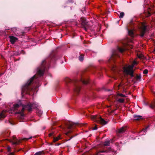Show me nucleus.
Masks as SVG:
<instances>
[{"mask_svg":"<svg viewBox=\"0 0 155 155\" xmlns=\"http://www.w3.org/2000/svg\"><path fill=\"white\" fill-rule=\"evenodd\" d=\"M11 149V148L10 147H8L7 148V150L8 152H10V151Z\"/></svg>","mask_w":155,"mask_h":155,"instance_id":"obj_34","label":"nucleus"},{"mask_svg":"<svg viewBox=\"0 0 155 155\" xmlns=\"http://www.w3.org/2000/svg\"><path fill=\"white\" fill-rule=\"evenodd\" d=\"M149 107L152 109H153L155 107V100L152 104L149 105Z\"/></svg>","mask_w":155,"mask_h":155,"instance_id":"obj_20","label":"nucleus"},{"mask_svg":"<svg viewBox=\"0 0 155 155\" xmlns=\"http://www.w3.org/2000/svg\"><path fill=\"white\" fill-rule=\"evenodd\" d=\"M45 127H43V129H45Z\"/></svg>","mask_w":155,"mask_h":155,"instance_id":"obj_48","label":"nucleus"},{"mask_svg":"<svg viewBox=\"0 0 155 155\" xmlns=\"http://www.w3.org/2000/svg\"><path fill=\"white\" fill-rule=\"evenodd\" d=\"M123 84H119V85H118V89L120 87H123Z\"/></svg>","mask_w":155,"mask_h":155,"instance_id":"obj_32","label":"nucleus"},{"mask_svg":"<svg viewBox=\"0 0 155 155\" xmlns=\"http://www.w3.org/2000/svg\"><path fill=\"white\" fill-rule=\"evenodd\" d=\"M147 30V26L146 25H143L140 30V36L143 37L144 36V34L146 33Z\"/></svg>","mask_w":155,"mask_h":155,"instance_id":"obj_9","label":"nucleus"},{"mask_svg":"<svg viewBox=\"0 0 155 155\" xmlns=\"http://www.w3.org/2000/svg\"><path fill=\"white\" fill-rule=\"evenodd\" d=\"M118 101L120 103H123L124 102V100L123 98H120L118 100Z\"/></svg>","mask_w":155,"mask_h":155,"instance_id":"obj_27","label":"nucleus"},{"mask_svg":"<svg viewBox=\"0 0 155 155\" xmlns=\"http://www.w3.org/2000/svg\"><path fill=\"white\" fill-rule=\"evenodd\" d=\"M119 12L120 13V15H118L119 18H123L124 15V13L123 12Z\"/></svg>","mask_w":155,"mask_h":155,"instance_id":"obj_22","label":"nucleus"},{"mask_svg":"<svg viewBox=\"0 0 155 155\" xmlns=\"http://www.w3.org/2000/svg\"><path fill=\"white\" fill-rule=\"evenodd\" d=\"M154 52L155 54V49H154Z\"/></svg>","mask_w":155,"mask_h":155,"instance_id":"obj_50","label":"nucleus"},{"mask_svg":"<svg viewBox=\"0 0 155 155\" xmlns=\"http://www.w3.org/2000/svg\"><path fill=\"white\" fill-rule=\"evenodd\" d=\"M148 127H149V126H148V127H147L146 128H145V131H146V130L147 129Z\"/></svg>","mask_w":155,"mask_h":155,"instance_id":"obj_44","label":"nucleus"},{"mask_svg":"<svg viewBox=\"0 0 155 155\" xmlns=\"http://www.w3.org/2000/svg\"><path fill=\"white\" fill-rule=\"evenodd\" d=\"M53 134L52 133H50L49 134V137H51L53 135Z\"/></svg>","mask_w":155,"mask_h":155,"instance_id":"obj_38","label":"nucleus"},{"mask_svg":"<svg viewBox=\"0 0 155 155\" xmlns=\"http://www.w3.org/2000/svg\"><path fill=\"white\" fill-rule=\"evenodd\" d=\"M123 91H124V92H126V89H123Z\"/></svg>","mask_w":155,"mask_h":155,"instance_id":"obj_45","label":"nucleus"},{"mask_svg":"<svg viewBox=\"0 0 155 155\" xmlns=\"http://www.w3.org/2000/svg\"><path fill=\"white\" fill-rule=\"evenodd\" d=\"M109 141H110V142L113 143L114 141V140L113 139H112L109 140Z\"/></svg>","mask_w":155,"mask_h":155,"instance_id":"obj_33","label":"nucleus"},{"mask_svg":"<svg viewBox=\"0 0 155 155\" xmlns=\"http://www.w3.org/2000/svg\"><path fill=\"white\" fill-rule=\"evenodd\" d=\"M32 138V137H31L28 138H25L18 140L15 136H13L12 137V139L10 140V142L12 143L13 145H18L22 140L27 141L29 139H31Z\"/></svg>","mask_w":155,"mask_h":155,"instance_id":"obj_6","label":"nucleus"},{"mask_svg":"<svg viewBox=\"0 0 155 155\" xmlns=\"http://www.w3.org/2000/svg\"><path fill=\"white\" fill-rule=\"evenodd\" d=\"M124 71L126 74L130 75L131 77H134V71H128V70H126V71Z\"/></svg>","mask_w":155,"mask_h":155,"instance_id":"obj_16","label":"nucleus"},{"mask_svg":"<svg viewBox=\"0 0 155 155\" xmlns=\"http://www.w3.org/2000/svg\"><path fill=\"white\" fill-rule=\"evenodd\" d=\"M148 72V70L147 69H145L143 71V73L144 74H147Z\"/></svg>","mask_w":155,"mask_h":155,"instance_id":"obj_30","label":"nucleus"},{"mask_svg":"<svg viewBox=\"0 0 155 155\" xmlns=\"http://www.w3.org/2000/svg\"><path fill=\"white\" fill-rule=\"evenodd\" d=\"M14 154L13 153H10V155H14Z\"/></svg>","mask_w":155,"mask_h":155,"instance_id":"obj_42","label":"nucleus"},{"mask_svg":"<svg viewBox=\"0 0 155 155\" xmlns=\"http://www.w3.org/2000/svg\"><path fill=\"white\" fill-rule=\"evenodd\" d=\"M42 113V112H41V111H40V113Z\"/></svg>","mask_w":155,"mask_h":155,"instance_id":"obj_51","label":"nucleus"},{"mask_svg":"<svg viewBox=\"0 0 155 155\" xmlns=\"http://www.w3.org/2000/svg\"><path fill=\"white\" fill-rule=\"evenodd\" d=\"M118 96L121 97H126V96L122 94H118Z\"/></svg>","mask_w":155,"mask_h":155,"instance_id":"obj_29","label":"nucleus"},{"mask_svg":"<svg viewBox=\"0 0 155 155\" xmlns=\"http://www.w3.org/2000/svg\"><path fill=\"white\" fill-rule=\"evenodd\" d=\"M74 124L72 122L68 121L65 123L66 128L68 129H71L73 128V126Z\"/></svg>","mask_w":155,"mask_h":155,"instance_id":"obj_10","label":"nucleus"},{"mask_svg":"<svg viewBox=\"0 0 155 155\" xmlns=\"http://www.w3.org/2000/svg\"><path fill=\"white\" fill-rule=\"evenodd\" d=\"M9 123L12 125H13L14 124L11 121H9Z\"/></svg>","mask_w":155,"mask_h":155,"instance_id":"obj_40","label":"nucleus"},{"mask_svg":"<svg viewBox=\"0 0 155 155\" xmlns=\"http://www.w3.org/2000/svg\"><path fill=\"white\" fill-rule=\"evenodd\" d=\"M135 78L137 81L140 80L141 79V76L140 75H137Z\"/></svg>","mask_w":155,"mask_h":155,"instance_id":"obj_26","label":"nucleus"},{"mask_svg":"<svg viewBox=\"0 0 155 155\" xmlns=\"http://www.w3.org/2000/svg\"><path fill=\"white\" fill-rule=\"evenodd\" d=\"M43 153H44L43 151H40L37 152L34 154V155H41Z\"/></svg>","mask_w":155,"mask_h":155,"instance_id":"obj_25","label":"nucleus"},{"mask_svg":"<svg viewBox=\"0 0 155 155\" xmlns=\"http://www.w3.org/2000/svg\"><path fill=\"white\" fill-rule=\"evenodd\" d=\"M65 81L67 84L71 83L73 84V91L76 95L78 94L80 91L81 84L82 83L84 84H87L89 82V80L83 76H81L79 80L76 79L72 80L67 78H65Z\"/></svg>","mask_w":155,"mask_h":155,"instance_id":"obj_3","label":"nucleus"},{"mask_svg":"<svg viewBox=\"0 0 155 155\" xmlns=\"http://www.w3.org/2000/svg\"><path fill=\"white\" fill-rule=\"evenodd\" d=\"M20 53H17L16 54V53H14V55H18L20 54Z\"/></svg>","mask_w":155,"mask_h":155,"instance_id":"obj_37","label":"nucleus"},{"mask_svg":"<svg viewBox=\"0 0 155 155\" xmlns=\"http://www.w3.org/2000/svg\"><path fill=\"white\" fill-rule=\"evenodd\" d=\"M21 52H22V53H23L24 54H25V52L24 51H23V50H22L21 51Z\"/></svg>","mask_w":155,"mask_h":155,"instance_id":"obj_41","label":"nucleus"},{"mask_svg":"<svg viewBox=\"0 0 155 155\" xmlns=\"http://www.w3.org/2000/svg\"><path fill=\"white\" fill-rule=\"evenodd\" d=\"M61 144L60 143H57L55 144V146H59Z\"/></svg>","mask_w":155,"mask_h":155,"instance_id":"obj_35","label":"nucleus"},{"mask_svg":"<svg viewBox=\"0 0 155 155\" xmlns=\"http://www.w3.org/2000/svg\"><path fill=\"white\" fill-rule=\"evenodd\" d=\"M134 67V65L132 64L131 65H129L127 67L124 66L123 67L124 71H126V70H128V71H134L133 68Z\"/></svg>","mask_w":155,"mask_h":155,"instance_id":"obj_11","label":"nucleus"},{"mask_svg":"<svg viewBox=\"0 0 155 155\" xmlns=\"http://www.w3.org/2000/svg\"><path fill=\"white\" fill-rule=\"evenodd\" d=\"M118 52L117 51H114L113 52L112 55L108 60V62L111 63V70L114 73L117 72V68L116 65L111 63L112 61L114 62L115 59L119 57Z\"/></svg>","mask_w":155,"mask_h":155,"instance_id":"obj_4","label":"nucleus"},{"mask_svg":"<svg viewBox=\"0 0 155 155\" xmlns=\"http://www.w3.org/2000/svg\"><path fill=\"white\" fill-rule=\"evenodd\" d=\"M99 75H100V76H101H101H102V74H101V73H100H100H99Z\"/></svg>","mask_w":155,"mask_h":155,"instance_id":"obj_43","label":"nucleus"},{"mask_svg":"<svg viewBox=\"0 0 155 155\" xmlns=\"http://www.w3.org/2000/svg\"><path fill=\"white\" fill-rule=\"evenodd\" d=\"M154 94L155 95V92L154 93Z\"/></svg>","mask_w":155,"mask_h":155,"instance_id":"obj_54","label":"nucleus"},{"mask_svg":"<svg viewBox=\"0 0 155 155\" xmlns=\"http://www.w3.org/2000/svg\"><path fill=\"white\" fill-rule=\"evenodd\" d=\"M84 54H81L78 57V59L81 61H82L84 59Z\"/></svg>","mask_w":155,"mask_h":155,"instance_id":"obj_19","label":"nucleus"},{"mask_svg":"<svg viewBox=\"0 0 155 155\" xmlns=\"http://www.w3.org/2000/svg\"><path fill=\"white\" fill-rule=\"evenodd\" d=\"M23 107H22L21 110H19L18 112H17L16 113L19 114H21V115L22 116H24V114L23 113L25 110H27L28 111L30 112L32 110V108H35L36 107V105L34 104H31V103H29L27 105L23 106Z\"/></svg>","mask_w":155,"mask_h":155,"instance_id":"obj_5","label":"nucleus"},{"mask_svg":"<svg viewBox=\"0 0 155 155\" xmlns=\"http://www.w3.org/2000/svg\"><path fill=\"white\" fill-rule=\"evenodd\" d=\"M133 117L135 118L133 120L134 121L135 120H137L138 121L140 119H142V116L140 115H134L133 116Z\"/></svg>","mask_w":155,"mask_h":155,"instance_id":"obj_15","label":"nucleus"},{"mask_svg":"<svg viewBox=\"0 0 155 155\" xmlns=\"http://www.w3.org/2000/svg\"><path fill=\"white\" fill-rule=\"evenodd\" d=\"M5 117V114L2 112L0 114V120H2V119H4Z\"/></svg>","mask_w":155,"mask_h":155,"instance_id":"obj_21","label":"nucleus"},{"mask_svg":"<svg viewBox=\"0 0 155 155\" xmlns=\"http://www.w3.org/2000/svg\"><path fill=\"white\" fill-rule=\"evenodd\" d=\"M137 64V62L135 61H134L133 63V64L134 65Z\"/></svg>","mask_w":155,"mask_h":155,"instance_id":"obj_36","label":"nucleus"},{"mask_svg":"<svg viewBox=\"0 0 155 155\" xmlns=\"http://www.w3.org/2000/svg\"><path fill=\"white\" fill-rule=\"evenodd\" d=\"M130 49H132V46H130Z\"/></svg>","mask_w":155,"mask_h":155,"instance_id":"obj_46","label":"nucleus"},{"mask_svg":"<svg viewBox=\"0 0 155 155\" xmlns=\"http://www.w3.org/2000/svg\"><path fill=\"white\" fill-rule=\"evenodd\" d=\"M116 110V109L115 110H112L111 111V113H114Z\"/></svg>","mask_w":155,"mask_h":155,"instance_id":"obj_39","label":"nucleus"},{"mask_svg":"<svg viewBox=\"0 0 155 155\" xmlns=\"http://www.w3.org/2000/svg\"><path fill=\"white\" fill-rule=\"evenodd\" d=\"M72 132V131L71 130H69L67 132L65 133V134L68 136H69V134L71 133Z\"/></svg>","mask_w":155,"mask_h":155,"instance_id":"obj_28","label":"nucleus"},{"mask_svg":"<svg viewBox=\"0 0 155 155\" xmlns=\"http://www.w3.org/2000/svg\"><path fill=\"white\" fill-rule=\"evenodd\" d=\"M91 119L97 123H99L103 124H106L107 122L102 118L100 115H92L91 116Z\"/></svg>","mask_w":155,"mask_h":155,"instance_id":"obj_7","label":"nucleus"},{"mask_svg":"<svg viewBox=\"0 0 155 155\" xmlns=\"http://www.w3.org/2000/svg\"><path fill=\"white\" fill-rule=\"evenodd\" d=\"M82 12H83V13H84V11H82Z\"/></svg>","mask_w":155,"mask_h":155,"instance_id":"obj_52","label":"nucleus"},{"mask_svg":"<svg viewBox=\"0 0 155 155\" xmlns=\"http://www.w3.org/2000/svg\"><path fill=\"white\" fill-rule=\"evenodd\" d=\"M56 53V50L53 51L48 58L42 61L41 65L37 68L38 75L40 77L43 76L45 71L47 70L50 62L55 60Z\"/></svg>","mask_w":155,"mask_h":155,"instance_id":"obj_2","label":"nucleus"},{"mask_svg":"<svg viewBox=\"0 0 155 155\" xmlns=\"http://www.w3.org/2000/svg\"><path fill=\"white\" fill-rule=\"evenodd\" d=\"M97 125H96L95 126V127H94L93 128V130H96L97 129Z\"/></svg>","mask_w":155,"mask_h":155,"instance_id":"obj_31","label":"nucleus"},{"mask_svg":"<svg viewBox=\"0 0 155 155\" xmlns=\"http://www.w3.org/2000/svg\"><path fill=\"white\" fill-rule=\"evenodd\" d=\"M149 16H150V15L151 14L150 13H149Z\"/></svg>","mask_w":155,"mask_h":155,"instance_id":"obj_47","label":"nucleus"},{"mask_svg":"<svg viewBox=\"0 0 155 155\" xmlns=\"http://www.w3.org/2000/svg\"><path fill=\"white\" fill-rule=\"evenodd\" d=\"M21 106H23L21 103H19V104H14L13 105V107L12 108V109L13 110H17Z\"/></svg>","mask_w":155,"mask_h":155,"instance_id":"obj_12","label":"nucleus"},{"mask_svg":"<svg viewBox=\"0 0 155 155\" xmlns=\"http://www.w3.org/2000/svg\"><path fill=\"white\" fill-rule=\"evenodd\" d=\"M81 25L86 31H87V28L90 27L89 22L84 17H81L80 19Z\"/></svg>","mask_w":155,"mask_h":155,"instance_id":"obj_8","label":"nucleus"},{"mask_svg":"<svg viewBox=\"0 0 155 155\" xmlns=\"http://www.w3.org/2000/svg\"><path fill=\"white\" fill-rule=\"evenodd\" d=\"M73 137H71V138L69 140H70Z\"/></svg>","mask_w":155,"mask_h":155,"instance_id":"obj_49","label":"nucleus"},{"mask_svg":"<svg viewBox=\"0 0 155 155\" xmlns=\"http://www.w3.org/2000/svg\"><path fill=\"white\" fill-rule=\"evenodd\" d=\"M128 48H127L125 47L124 48H120V47H118V49L119 51L121 53H123L124 52L125 50L127 49Z\"/></svg>","mask_w":155,"mask_h":155,"instance_id":"obj_18","label":"nucleus"},{"mask_svg":"<svg viewBox=\"0 0 155 155\" xmlns=\"http://www.w3.org/2000/svg\"><path fill=\"white\" fill-rule=\"evenodd\" d=\"M37 76L35 75L32 77L21 88V94L23 96L24 94H33L35 90V89L37 88L39 86L37 85L35 86V84H39V81L37 79Z\"/></svg>","mask_w":155,"mask_h":155,"instance_id":"obj_1","label":"nucleus"},{"mask_svg":"<svg viewBox=\"0 0 155 155\" xmlns=\"http://www.w3.org/2000/svg\"><path fill=\"white\" fill-rule=\"evenodd\" d=\"M60 138H61L60 136L58 137H54L53 141L54 142H55L58 141L59 139H60Z\"/></svg>","mask_w":155,"mask_h":155,"instance_id":"obj_24","label":"nucleus"},{"mask_svg":"<svg viewBox=\"0 0 155 155\" xmlns=\"http://www.w3.org/2000/svg\"><path fill=\"white\" fill-rule=\"evenodd\" d=\"M126 130V127H122L117 130V132L119 134H122L124 133Z\"/></svg>","mask_w":155,"mask_h":155,"instance_id":"obj_14","label":"nucleus"},{"mask_svg":"<svg viewBox=\"0 0 155 155\" xmlns=\"http://www.w3.org/2000/svg\"><path fill=\"white\" fill-rule=\"evenodd\" d=\"M1 75V74H0V76Z\"/></svg>","mask_w":155,"mask_h":155,"instance_id":"obj_53","label":"nucleus"},{"mask_svg":"<svg viewBox=\"0 0 155 155\" xmlns=\"http://www.w3.org/2000/svg\"><path fill=\"white\" fill-rule=\"evenodd\" d=\"M9 38L10 39V41L12 44H14L16 41L17 40V38L13 36H9Z\"/></svg>","mask_w":155,"mask_h":155,"instance_id":"obj_13","label":"nucleus"},{"mask_svg":"<svg viewBox=\"0 0 155 155\" xmlns=\"http://www.w3.org/2000/svg\"><path fill=\"white\" fill-rule=\"evenodd\" d=\"M110 143V141H109V140H107L104 142V145L105 146H109Z\"/></svg>","mask_w":155,"mask_h":155,"instance_id":"obj_23","label":"nucleus"},{"mask_svg":"<svg viewBox=\"0 0 155 155\" xmlns=\"http://www.w3.org/2000/svg\"><path fill=\"white\" fill-rule=\"evenodd\" d=\"M128 34L132 38L134 36V32L133 30L128 29Z\"/></svg>","mask_w":155,"mask_h":155,"instance_id":"obj_17","label":"nucleus"}]
</instances>
